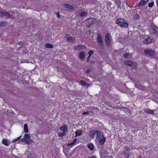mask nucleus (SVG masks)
<instances>
[{
    "instance_id": "1",
    "label": "nucleus",
    "mask_w": 158,
    "mask_h": 158,
    "mask_svg": "<svg viewBox=\"0 0 158 158\" xmlns=\"http://www.w3.org/2000/svg\"><path fill=\"white\" fill-rule=\"evenodd\" d=\"M116 23L122 27L126 28H127L128 26V24L127 22L124 19L121 18H119L117 19L116 21Z\"/></svg>"
},
{
    "instance_id": "2",
    "label": "nucleus",
    "mask_w": 158,
    "mask_h": 158,
    "mask_svg": "<svg viewBox=\"0 0 158 158\" xmlns=\"http://www.w3.org/2000/svg\"><path fill=\"white\" fill-rule=\"evenodd\" d=\"M21 140L23 142H24L25 144H28L33 141L31 139L30 136L27 134H25L24 138L22 139Z\"/></svg>"
},
{
    "instance_id": "3",
    "label": "nucleus",
    "mask_w": 158,
    "mask_h": 158,
    "mask_svg": "<svg viewBox=\"0 0 158 158\" xmlns=\"http://www.w3.org/2000/svg\"><path fill=\"white\" fill-rule=\"evenodd\" d=\"M95 135H96L97 136L99 137L101 135V133L98 131H96L94 130L91 131L89 132V135L92 138H94Z\"/></svg>"
},
{
    "instance_id": "4",
    "label": "nucleus",
    "mask_w": 158,
    "mask_h": 158,
    "mask_svg": "<svg viewBox=\"0 0 158 158\" xmlns=\"http://www.w3.org/2000/svg\"><path fill=\"white\" fill-rule=\"evenodd\" d=\"M105 41L106 45L109 46L110 45V43L112 41L111 36L110 35L107 33L105 35Z\"/></svg>"
},
{
    "instance_id": "5",
    "label": "nucleus",
    "mask_w": 158,
    "mask_h": 158,
    "mask_svg": "<svg viewBox=\"0 0 158 158\" xmlns=\"http://www.w3.org/2000/svg\"><path fill=\"white\" fill-rule=\"evenodd\" d=\"M96 139V141L98 142L101 145L104 144L106 140V139L104 137L101 135L99 137L97 136Z\"/></svg>"
},
{
    "instance_id": "6",
    "label": "nucleus",
    "mask_w": 158,
    "mask_h": 158,
    "mask_svg": "<svg viewBox=\"0 0 158 158\" xmlns=\"http://www.w3.org/2000/svg\"><path fill=\"white\" fill-rule=\"evenodd\" d=\"M97 40L98 44L101 46H103V43L102 39V37L101 35L98 34L97 35Z\"/></svg>"
},
{
    "instance_id": "7",
    "label": "nucleus",
    "mask_w": 158,
    "mask_h": 158,
    "mask_svg": "<svg viewBox=\"0 0 158 158\" xmlns=\"http://www.w3.org/2000/svg\"><path fill=\"white\" fill-rule=\"evenodd\" d=\"M65 38L66 40L69 42H74L75 40V39L69 34H66L65 35Z\"/></svg>"
},
{
    "instance_id": "8",
    "label": "nucleus",
    "mask_w": 158,
    "mask_h": 158,
    "mask_svg": "<svg viewBox=\"0 0 158 158\" xmlns=\"http://www.w3.org/2000/svg\"><path fill=\"white\" fill-rule=\"evenodd\" d=\"M124 63L127 65L131 66L134 68L137 65V64L135 63H133L131 61L129 60H126L124 62Z\"/></svg>"
},
{
    "instance_id": "9",
    "label": "nucleus",
    "mask_w": 158,
    "mask_h": 158,
    "mask_svg": "<svg viewBox=\"0 0 158 158\" xmlns=\"http://www.w3.org/2000/svg\"><path fill=\"white\" fill-rule=\"evenodd\" d=\"M151 27V30H152L153 33L155 35H158V31L157 27L154 25H152Z\"/></svg>"
},
{
    "instance_id": "10",
    "label": "nucleus",
    "mask_w": 158,
    "mask_h": 158,
    "mask_svg": "<svg viewBox=\"0 0 158 158\" xmlns=\"http://www.w3.org/2000/svg\"><path fill=\"white\" fill-rule=\"evenodd\" d=\"M144 53L150 56H153L155 52L152 49L145 50L144 51Z\"/></svg>"
},
{
    "instance_id": "11",
    "label": "nucleus",
    "mask_w": 158,
    "mask_h": 158,
    "mask_svg": "<svg viewBox=\"0 0 158 158\" xmlns=\"http://www.w3.org/2000/svg\"><path fill=\"white\" fill-rule=\"evenodd\" d=\"M86 48L85 46L82 45L81 44H78L74 48V50H81Z\"/></svg>"
},
{
    "instance_id": "12",
    "label": "nucleus",
    "mask_w": 158,
    "mask_h": 158,
    "mask_svg": "<svg viewBox=\"0 0 158 158\" xmlns=\"http://www.w3.org/2000/svg\"><path fill=\"white\" fill-rule=\"evenodd\" d=\"M2 143L6 146H8L10 143V141L6 139H4L2 140Z\"/></svg>"
},
{
    "instance_id": "13",
    "label": "nucleus",
    "mask_w": 158,
    "mask_h": 158,
    "mask_svg": "<svg viewBox=\"0 0 158 158\" xmlns=\"http://www.w3.org/2000/svg\"><path fill=\"white\" fill-rule=\"evenodd\" d=\"M152 37H149L145 39L143 41V43L145 44H149L152 43Z\"/></svg>"
},
{
    "instance_id": "14",
    "label": "nucleus",
    "mask_w": 158,
    "mask_h": 158,
    "mask_svg": "<svg viewBox=\"0 0 158 158\" xmlns=\"http://www.w3.org/2000/svg\"><path fill=\"white\" fill-rule=\"evenodd\" d=\"M78 57L80 59L83 60H84L85 57V54L84 52L80 53L78 54Z\"/></svg>"
},
{
    "instance_id": "15",
    "label": "nucleus",
    "mask_w": 158,
    "mask_h": 158,
    "mask_svg": "<svg viewBox=\"0 0 158 158\" xmlns=\"http://www.w3.org/2000/svg\"><path fill=\"white\" fill-rule=\"evenodd\" d=\"M60 129L62 131H63V132L65 133L68 129V127L65 125H64L63 126L60 128Z\"/></svg>"
},
{
    "instance_id": "16",
    "label": "nucleus",
    "mask_w": 158,
    "mask_h": 158,
    "mask_svg": "<svg viewBox=\"0 0 158 158\" xmlns=\"http://www.w3.org/2000/svg\"><path fill=\"white\" fill-rule=\"evenodd\" d=\"M148 1V0H142L139 2L138 6H141L143 5H145Z\"/></svg>"
},
{
    "instance_id": "17",
    "label": "nucleus",
    "mask_w": 158,
    "mask_h": 158,
    "mask_svg": "<svg viewBox=\"0 0 158 158\" xmlns=\"http://www.w3.org/2000/svg\"><path fill=\"white\" fill-rule=\"evenodd\" d=\"M144 112L148 114H153L154 111V110L150 109H146L144 110Z\"/></svg>"
},
{
    "instance_id": "18",
    "label": "nucleus",
    "mask_w": 158,
    "mask_h": 158,
    "mask_svg": "<svg viewBox=\"0 0 158 158\" xmlns=\"http://www.w3.org/2000/svg\"><path fill=\"white\" fill-rule=\"evenodd\" d=\"M94 19L93 18H89L86 19V21H88L89 24H92L94 22Z\"/></svg>"
},
{
    "instance_id": "19",
    "label": "nucleus",
    "mask_w": 158,
    "mask_h": 158,
    "mask_svg": "<svg viewBox=\"0 0 158 158\" xmlns=\"http://www.w3.org/2000/svg\"><path fill=\"white\" fill-rule=\"evenodd\" d=\"M115 2L116 4L117 7L118 9L120 7V5H121L120 1V0H115Z\"/></svg>"
},
{
    "instance_id": "20",
    "label": "nucleus",
    "mask_w": 158,
    "mask_h": 158,
    "mask_svg": "<svg viewBox=\"0 0 158 158\" xmlns=\"http://www.w3.org/2000/svg\"><path fill=\"white\" fill-rule=\"evenodd\" d=\"M2 14L3 16H5L7 18H9L10 17V15L7 12L3 11Z\"/></svg>"
},
{
    "instance_id": "21",
    "label": "nucleus",
    "mask_w": 158,
    "mask_h": 158,
    "mask_svg": "<svg viewBox=\"0 0 158 158\" xmlns=\"http://www.w3.org/2000/svg\"><path fill=\"white\" fill-rule=\"evenodd\" d=\"M77 140V139L75 138V139L73 141L71 142L70 143L67 144V146H71V148L74 145V144L76 142Z\"/></svg>"
},
{
    "instance_id": "22",
    "label": "nucleus",
    "mask_w": 158,
    "mask_h": 158,
    "mask_svg": "<svg viewBox=\"0 0 158 158\" xmlns=\"http://www.w3.org/2000/svg\"><path fill=\"white\" fill-rule=\"evenodd\" d=\"M82 131L81 130H78L75 132L76 136H79L81 135Z\"/></svg>"
},
{
    "instance_id": "23",
    "label": "nucleus",
    "mask_w": 158,
    "mask_h": 158,
    "mask_svg": "<svg viewBox=\"0 0 158 158\" xmlns=\"http://www.w3.org/2000/svg\"><path fill=\"white\" fill-rule=\"evenodd\" d=\"M88 147L91 150H93L94 149V145L92 143L89 144Z\"/></svg>"
},
{
    "instance_id": "24",
    "label": "nucleus",
    "mask_w": 158,
    "mask_h": 158,
    "mask_svg": "<svg viewBox=\"0 0 158 158\" xmlns=\"http://www.w3.org/2000/svg\"><path fill=\"white\" fill-rule=\"evenodd\" d=\"M24 131L26 133H27L28 132V128L27 124H25L24 125Z\"/></svg>"
},
{
    "instance_id": "25",
    "label": "nucleus",
    "mask_w": 158,
    "mask_h": 158,
    "mask_svg": "<svg viewBox=\"0 0 158 158\" xmlns=\"http://www.w3.org/2000/svg\"><path fill=\"white\" fill-rule=\"evenodd\" d=\"M45 46L47 48H52L53 47V45L50 44H46Z\"/></svg>"
},
{
    "instance_id": "26",
    "label": "nucleus",
    "mask_w": 158,
    "mask_h": 158,
    "mask_svg": "<svg viewBox=\"0 0 158 158\" xmlns=\"http://www.w3.org/2000/svg\"><path fill=\"white\" fill-rule=\"evenodd\" d=\"M65 6L66 8H68V9H72L73 7L72 6H71L69 4H65Z\"/></svg>"
},
{
    "instance_id": "27",
    "label": "nucleus",
    "mask_w": 158,
    "mask_h": 158,
    "mask_svg": "<svg viewBox=\"0 0 158 158\" xmlns=\"http://www.w3.org/2000/svg\"><path fill=\"white\" fill-rule=\"evenodd\" d=\"M87 14V13L85 12H83L81 13V16L82 17L86 16Z\"/></svg>"
},
{
    "instance_id": "28",
    "label": "nucleus",
    "mask_w": 158,
    "mask_h": 158,
    "mask_svg": "<svg viewBox=\"0 0 158 158\" xmlns=\"http://www.w3.org/2000/svg\"><path fill=\"white\" fill-rule=\"evenodd\" d=\"M80 82L81 83V84L83 86H84L86 85V82L83 80L80 81Z\"/></svg>"
},
{
    "instance_id": "29",
    "label": "nucleus",
    "mask_w": 158,
    "mask_h": 158,
    "mask_svg": "<svg viewBox=\"0 0 158 158\" xmlns=\"http://www.w3.org/2000/svg\"><path fill=\"white\" fill-rule=\"evenodd\" d=\"M130 55V54L128 53H125L123 55V56L124 57L126 58H127Z\"/></svg>"
},
{
    "instance_id": "30",
    "label": "nucleus",
    "mask_w": 158,
    "mask_h": 158,
    "mask_svg": "<svg viewBox=\"0 0 158 158\" xmlns=\"http://www.w3.org/2000/svg\"><path fill=\"white\" fill-rule=\"evenodd\" d=\"M65 135V134L64 132H63V133H59L58 134V135L60 137Z\"/></svg>"
},
{
    "instance_id": "31",
    "label": "nucleus",
    "mask_w": 158,
    "mask_h": 158,
    "mask_svg": "<svg viewBox=\"0 0 158 158\" xmlns=\"http://www.w3.org/2000/svg\"><path fill=\"white\" fill-rule=\"evenodd\" d=\"M154 4V2H151V3H149L148 6L150 7H151L153 6Z\"/></svg>"
},
{
    "instance_id": "32",
    "label": "nucleus",
    "mask_w": 158,
    "mask_h": 158,
    "mask_svg": "<svg viewBox=\"0 0 158 158\" xmlns=\"http://www.w3.org/2000/svg\"><path fill=\"white\" fill-rule=\"evenodd\" d=\"M134 18L135 19H139V15L138 14L135 15L134 16Z\"/></svg>"
},
{
    "instance_id": "33",
    "label": "nucleus",
    "mask_w": 158,
    "mask_h": 158,
    "mask_svg": "<svg viewBox=\"0 0 158 158\" xmlns=\"http://www.w3.org/2000/svg\"><path fill=\"white\" fill-rule=\"evenodd\" d=\"M21 136H19V137H18V138H17V139H13L12 140V141L13 142H15L16 141H17V140H18L19 139L20 137H21Z\"/></svg>"
},
{
    "instance_id": "34",
    "label": "nucleus",
    "mask_w": 158,
    "mask_h": 158,
    "mask_svg": "<svg viewBox=\"0 0 158 158\" xmlns=\"http://www.w3.org/2000/svg\"><path fill=\"white\" fill-rule=\"evenodd\" d=\"M93 52L92 50L89 51L88 52V54L89 55V56H90L93 54Z\"/></svg>"
},
{
    "instance_id": "35",
    "label": "nucleus",
    "mask_w": 158,
    "mask_h": 158,
    "mask_svg": "<svg viewBox=\"0 0 158 158\" xmlns=\"http://www.w3.org/2000/svg\"><path fill=\"white\" fill-rule=\"evenodd\" d=\"M73 152H70V153L69 154V155H66V156H69V157H70V156H71L73 154Z\"/></svg>"
},
{
    "instance_id": "36",
    "label": "nucleus",
    "mask_w": 158,
    "mask_h": 158,
    "mask_svg": "<svg viewBox=\"0 0 158 158\" xmlns=\"http://www.w3.org/2000/svg\"><path fill=\"white\" fill-rule=\"evenodd\" d=\"M86 73H89L90 72V70L89 69H88L86 70Z\"/></svg>"
},
{
    "instance_id": "37",
    "label": "nucleus",
    "mask_w": 158,
    "mask_h": 158,
    "mask_svg": "<svg viewBox=\"0 0 158 158\" xmlns=\"http://www.w3.org/2000/svg\"><path fill=\"white\" fill-rule=\"evenodd\" d=\"M90 56H88V57L87 58V62H89V58Z\"/></svg>"
},
{
    "instance_id": "38",
    "label": "nucleus",
    "mask_w": 158,
    "mask_h": 158,
    "mask_svg": "<svg viewBox=\"0 0 158 158\" xmlns=\"http://www.w3.org/2000/svg\"><path fill=\"white\" fill-rule=\"evenodd\" d=\"M4 11H0V16H3L2 13Z\"/></svg>"
},
{
    "instance_id": "39",
    "label": "nucleus",
    "mask_w": 158,
    "mask_h": 158,
    "mask_svg": "<svg viewBox=\"0 0 158 158\" xmlns=\"http://www.w3.org/2000/svg\"><path fill=\"white\" fill-rule=\"evenodd\" d=\"M5 23L3 22H1L0 23V25L1 26H4V25Z\"/></svg>"
},
{
    "instance_id": "40",
    "label": "nucleus",
    "mask_w": 158,
    "mask_h": 158,
    "mask_svg": "<svg viewBox=\"0 0 158 158\" xmlns=\"http://www.w3.org/2000/svg\"><path fill=\"white\" fill-rule=\"evenodd\" d=\"M88 112H84L83 113H82V114H88Z\"/></svg>"
},
{
    "instance_id": "41",
    "label": "nucleus",
    "mask_w": 158,
    "mask_h": 158,
    "mask_svg": "<svg viewBox=\"0 0 158 158\" xmlns=\"http://www.w3.org/2000/svg\"><path fill=\"white\" fill-rule=\"evenodd\" d=\"M156 4L158 6V0H156Z\"/></svg>"
},
{
    "instance_id": "42",
    "label": "nucleus",
    "mask_w": 158,
    "mask_h": 158,
    "mask_svg": "<svg viewBox=\"0 0 158 158\" xmlns=\"http://www.w3.org/2000/svg\"><path fill=\"white\" fill-rule=\"evenodd\" d=\"M129 156V155H128L127 156H126V158H128Z\"/></svg>"
},
{
    "instance_id": "43",
    "label": "nucleus",
    "mask_w": 158,
    "mask_h": 158,
    "mask_svg": "<svg viewBox=\"0 0 158 158\" xmlns=\"http://www.w3.org/2000/svg\"><path fill=\"white\" fill-rule=\"evenodd\" d=\"M90 158H96L94 156H91V157H90Z\"/></svg>"
},
{
    "instance_id": "44",
    "label": "nucleus",
    "mask_w": 158,
    "mask_h": 158,
    "mask_svg": "<svg viewBox=\"0 0 158 158\" xmlns=\"http://www.w3.org/2000/svg\"><path fill=\"white\" fill-rule=\"evenodd\" d=\"M126 110H128V109H127V108L126 109Z\"/></svg>"
}]
</instances>
